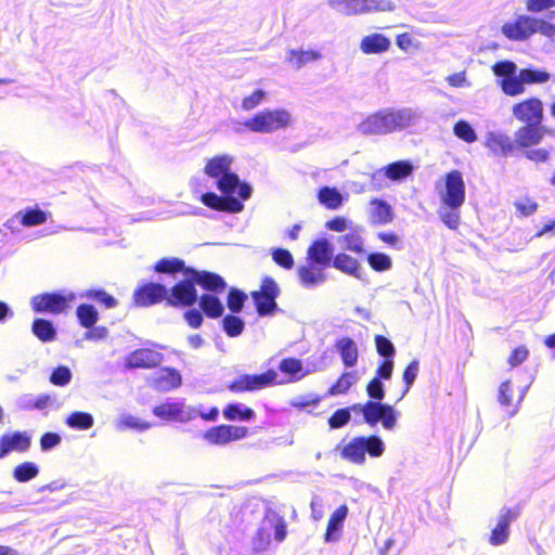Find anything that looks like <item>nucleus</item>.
I'll list each match as a JSON object with an SVG mask.
<instances>
[{
	"mask_svg": "<svg viewBox=\"0 0 555 555\" xmlns=\"http://www.w3.org/2000/svg\"><path fill=\"white\" fill-rule=\"evenodd\" d=\"M390 40L382 34H371L361 40L360 49L365 54H379L389 50Z\"/></svg>",
	"mask_w": 555,
	"mask_h": 555,
	"instance_id": "32",
	"label": "nucleus"
},
{
	"mask_svg": "<svg viewBox=\"0 0 555 555\" xmlns=\"http://www.w3.org/2000/svg\"><path fill=\"white\" fill-rule=\"evenodd\" d=\"M278 383V373L269 369L260 374H242L233 379L228 389L233 393H244L261 390Z\"/></svg>",
	"mask_w": 555,
	"mask_h": 555,
	"instance_id": "8",
	"label": "nucleus"
},
{
	"mask_svg": "<svg viewBox=\"0 0 555 555\" xmlns=\"http://www.w3.org/2000/svg\"><path fill=\"white\" fill-rule=\"evenodd\" d=\"M196 283L192 278L186 276L168 291L167 306L176 308H191L198 300Z\"/></svg>",
	"mask_w": 555,
	"mask_h": 555,
	"instance_id": "11",
	"label": "nucleus"
},
{
	"mask_svg": "<svg viewBox=\"0 0 555 555\" xmlns=\"http://www.w3.org/2000/svg\"><path fill=\"white\" fill-rule=\"evenodd\" d=\"M153 414L165 422L186 423L194 418V410L180 401L162 402L152 410Z\"/></svg>",
	"mask_w": 555,
	"mask_h": 555,
	"instance_id": "14",
	"label": "nucleus"
},
{
	"mask_svg": "<svg viewBox=\"0 0 555 555\" xmlns=\"http://www.w3.org/2000/svg\"><path fill=\"white\" fill-rule=\"evenodd\" d=\"M280 295V288L275 280L271 276H264L261 280L260 288L250 293L259 315H271L278 309L276 298Z\"/></svg>",
	"mask_w": 555,
	"mask_h": 555,
	"instance_id": "9",
	"label": "nucleus"
},
{
	"mask_svg": "<svg viewBox=\"0 0 555 555\" xmlns=\"http://www.w3.org/2000/svg\"><path fill=\"white\" fill-rule=\"evenodd\" d=\"M278 369L283 374V377L281 379L278 377L275 386L299 382L307 374L302 361L294 357L282 359Z\"/></svg>",
	"mask_w": 555,
	"mask_h": 555,
	"instance_id": "21",
	"label": "nucleus"
},
{
	"mask_svg": "<svg viewBox=\"0 0 555 555\" xmlns=\"http://www.w3.org/2000/svg\"><path fill=\"white\" fill-rule=\"evenodd\" d=\"M375 343H376L377 352L380 356H383L385 358H390L395 354V347L388 338L378 335L375 338Z\"/></svg>",
	"mask_w": 555,
	"mask_h": 555,
	"instance_id": "61",
	"label": "nucleus"
},
{
	"mask_svg": "<svg viewBox=\"0 0 555 555\" xmlns=\"http://www.w3.org/2000/svg\"><path fill=\"white\" fill-rule=\"evenodd\" d=\"M537 125H527L519 128L515 133V145L528 147L538 144L542 140V132Z\"/></svg>",
	"mask_w": 555,
	"mask_h": 555,
	"instance_id": "34",
	"label": "nucleus"
},
{
	"mask_svg": "<svg viewBox=\"0 0 555 555\" xmlns=\"http://www.w3.org/2000/svg\"><path fill=\"white\" fill-rule=\"evenodd\" d=\"M514 519L515 514L511 509H504L501 512L498 524L490 534V544L501 545L507 542L509 537V525Z\"/></svg>",
	"mask_w": 555,
	"mask_h": 555,
	"instance_id": "26",
	"label": "nucleus"
},
{
	"mask_svg": "<svg viewBox=\"0 0 555 555\" xmlns=\"http://www.w3.org/2000/svg\"><path fill=\"white\" fill-rule=\"evenodd\" d=\"M492 70L495 76L503 77V79H507L516 75L517 66L514 62L511 61H502L498 62L493 65Z\"/></svg>",
	"mask_w": 555,
	"mask_h": 555,
	"instance_id": "56",
	"label": "nucleus"
},
{
	"mask_svg": "<svg viewBox=\"0 0 555 555\" xmlns=\"http://www.w3.org/2000/svg\"><path fill=\"white\" fill-rule=\"evenodd\" d=\"M369 219L373 224H387L393 219L391 206L380 199H374L370 203Z\"/></svg>",
	"mask_w": 555,
	"mask_h": 555,
	"instance_id": "30",
	"label": "nucleus"
},
{
	"mask_svg": "<svg viewBox=\"0 0 555 555\" xmlns=\"http://www.w3.org/2000/svg\"><path fill=\"white\" fill-rule=\"evenodd\" d=\"M453 132L459 139H461L467 143H473V142L477 141V134H476L475 130L465 120L457 121L453 127Z\"/></svg>",
	"mask_w": 555,
	"mask_h": 555,
	"instance_id": "50",
	"label": "nucleus"
},
{
	"mask_svg": "<svg viewBox=\"0 0 555 555\" xmlns=\"http://www.w3.org/2000/svg\"><path fill=\"white\" fill-rule=\"evenodd\" d=\"M333 250L325 238L314 241L307 250L308 260L321 267H328Z\"/></svg>",
	"mask_w": 555,
	"mask_h": 555,
	"instance_id": "27",
	"label": "nucleus"
},
{
	"mask_svg": "<svg viewBox=\"0 0 555 555\" xmlns=\"http://www.w3.org/2000/svg\"><path fill=\"white\" fill-rule=\"evenodd\" d=\"M189 267H185V263L182 259L171 257V258H162L159 259L153 267V270L156 273L164 274H176L178 272H183L186 275V271Z\"/></svg>",
	"mask_w": 555,
	"mask_h": 555,
	"instance_id": "37",
	"label": "nucleus"
},
{
	"mask_svg": "<svg viewBox=\"0 0 555 555\" xmlns=\"http://www.w3.org/2000/svg\"><path fill=\"white\" fill-rule=\"evenodd\" d=\"M201 202L206 207L217 211L240 212L244 208L240 199L232 196H219L214 192L202 194Z\"/></svg>",
	"mask_w": 555,
	"mask_h": 555,
	"instance_id": "20",
	"label": "nucleus"
},
{
	"mask_svg": "<svg viewBox=\"0 0 555 555\" xmlns=\"http://www.w3.org/2000/svg\"><path fill=\"white\" fill-rule=\"evenodd\" d=\"M247 295L235 287H231L227 296V306L231 313H238L243 310Z\"/></svg>",
	"mask_w": 555,
	"mask_h": 555,
	"instance_id": "45",
	"label": "nucleus"
},
{
	"mask_svg": "<svg viewBox=\"0 0 555 555\" xmlns=\"http://www.w3.org/2000/svg\"><path fill=\"white\" fill-rule=\"evenodd\" d=\"M82 296L102 304L107 309L115 308L118 304L112 295L100 288L88 289Z\"/></svg>",
	"mask_w": 555,
	"mask_h": 555,
	"instance_id": "48",
	"label": "nucleus"
},
{
	"mask_svg": "<svg viewBox=\"0 0 555 555\" xmlns=\"http://www.w3.org/2000/svg\"><path fill=\"white\" fill-rule=\"evenodd\" d=\"M249 430L245 426H234V425H218L209 428L204 438L211 444H227L232 441L241 440L247 437Z\"/></svg>",
	"mask_w": 555,
	"mask_h": 555,
	"instance_id": "15",
	"label": "nucleus"
},
{
	"mask_svg": "<svg viewBox=\"0 0 555 555\" xmlns=\"http://www.w3.org/2000/svg\"><path fill=\"white\" fill-rule=\"evenodd\" d=\"M521 80L525 85L544 83L550 80L551 75L544 70L521 69Z\"/></svg>",
	"mask_w": 555,
	"mask_h": 555,
	"instance_id": "52",
	"label": "nucleus"
},
{
	"mask_svg": "<svg viewBox=\"0 0 555 555\" xmlns=\"http://www.w3.org/2000/svg\"><path fill=\"white\" fill-rule=\"evenodd\" d=\"M31 332L42 343L53 341L56 337V330L53 323L42 318L34 320Z\"/></svg>",
	"mask_w": 555,
	"mask_h": 555,
	"instance_id": "36",
	"label": "nucleus"
},
{
	"mask_svg": "<svg viewBox=\"0 0 555 555\" xmlns=\"http://www.w3.org/2000/svg\"><path fill=\"white\" fill-rule=\"evenodd\" d=\"M534 17L526 14L517 15L515 20L506 22L501 30L509 40L525 41L534 34Z\"/></svg>",
	"mask_w": 555,
	"mask_h": 555,
	"instance_id": "17",
	"label": "nucleus"
},
{
	"mask_svg": "<svg viewBox=\"0 0 555 555\" xmlns=\"http://www.w3.org/2000/svg\"><path fill=\"white\" fill-rule=\"evenodd\" d=\"M76 298L75 294L42 293L31 298L30 305L35 312H50L60 314L66 312L72 301Z\"/></svg>",
	"mask_w": 555,
	"mask_h": 555,
	"instance_id": "10",
	"label": "nucleus"
},
{
	"mask_svg": "<svg viewBox=\"0 0 555 555\" xmlns=\"http://www.w3.org/2000/svg\"><path fill=\"white\" fill-rule=\"evenodd\" d=\"M182 384V377L178 370L173 367H163L152 379L151 385L158 390L168 391L177 389Z\"/></svg>",
	"mask_w": 555,
	"mask_h": 555,
	"instance_id": "25",
	"label": "nucleus"
},
{
	"mask_svg": "<svg viewBox=\"0 0 555 555\" xmlns=\"http://www.w3.org/2000/svg\"><path fill=\"white\" fill-rule=\"evenodd\" d=\"M513 116L527 125H539L543 118V104L537 98L527 99L512 108Z\"/></svg>",
	"mask_w": 555,
	"mask_h": 555,
	"instance_id": "18",
	"label": "nucleus"
},
{
	"mask_svg": "<svg viewBox=\"0 0 555 555\" xmlns=\"http://www.w3.org/2000/svg\"><path fill=\"white\" fill-rule=\"evenodd\" d=\"M414 166L409 160H399L389 164L376 171L372 179L387 178L391 181H401L412 175Z\"/></svg>",
	"mask_w": 555,
	"mask_h": 555,
	"instance_id": "23",
	"label": "nucleus"
},
{
	"mask_svg": "<svg viewBox=\"0 0 555 555\" xmlns=\"http://www.w3.org/2000/svg\"><path fill=\"white\" fill-rule=\"evenodd\" d=\"M65 423L70 428L86 430L93 426L94 420L90 413L75 411L67 416Z\"/></svg>",
	"mask_w": 555,
	"mask_h": 555,
	"instance_id": "42",
	"label": "nucleus"
},
{
	"mask_svg": "<svg viewBox=\"0 0 555 555\" xmlns=\"http://www.w3.org/2000/svg\"><path fill=\"white\" fill-rule=\"evenodd\" d=\"M31 446V438L26 431H13L0 437V460L9 453L26 452Z\"/></svg>",
	"mask_w": 555,
	"mask_h": 555,
	"instance_id": "19",
	"label": "nucleus"
},
{
	"mask_svg": "<svg viewBox=\"0 0 555 555\" xmlns=\"http://www.w3.org/2000/svg\"><path fill=\"white\" fill-rule=\"evenodd\" d=\"M395 9L396 5L391 0H349V13L388 12Z\"/></svg>",
	"mask_w": 555,
	"mask_h": 555,
	"instance_id": "29",
	"label": "nucleus"
},
{
	"mask_svg": "<svg viewBox=\"0 0 555 555\" xmlns=\"http://www.w3.org/2000/svg\"><path fill=\"white\" fill-rule=\"evenodd\" d=\"M500 87L506 95L516 96L522 94L525 92V81L521 80V73L519 72L507 79H502Z\"/></svg>",
	"mask_w": 555,
	"mask_h": 555,
	"instance_id": "43",
	"label": "nucleus"
},
{
	"mask_svg": "<svg viewBox=\"0 0 555 555\" xmlns=\"http://www.w3.org/2000/svg\"><path fill=\"white\" fill-rule=\"evenodd\" d=\"M49 214L39 207L26 208L17 211L12 219L7 222L10 227L11 223L17 221L21 225L26 228L37 227L43 224L48 220Z\"/></svg>",
	"mask_w": 555,
	"mask_h": 555,
	"instance_id": "24",
	"label": "nucleus"
},
{
	"mask_svg": "<svg viewBox=\"0 0 555 555\" xmlns=\"http://www.w3.org/2000/svg\"><path fill=\"white\" fill-rule=\"evenodd\" d=\"M168 289L165 285L155 282H147L139 285L132 295L135 307H151L163 301L167 304Z\"/></svg>",
	"mask_w": 555,
	"mask_h": 555,
	"instance_id": "12",
	"label": "nucleus"
},
{
	"mask_svg": "<svg viewBox=\"0 0 555 555\" xmlns=\"http://www.w3.org/2000/svg\"><path fill=\"white\" fill-rule=\"evenodd\" d=\"M291 115L285 109H263L244 122V126L256 133H270L291 125Z\"/></svg>",
	"mask_w": 555,
	"mask_h": 555,
	"instance_id": "6",
	"label": "nucleus"
},
{
	"mask_svg": "<svg viewBox=\"0 0 555 555\" xmlns=\"http://www.w3.org/2000/svg\"><path fill=\"white\" fill-rule=\"evenodd\" d=\"M319 202L328 209H336L343 204L341 194L335 189L323 186L318 192Z\"/></svg>",
	"mask_w": 555,
	"mask_h": 555,
	"instance_id": "38",
	"label": "nucleus"
},
{
	"mask_svg": "<svg viewBox=\"0 0 555 555\" xmlns=\"http://www.w3.org/2000/svg\"><path fill=\"white\" fill-rule=\"evenodd\" d=\"M220 294H202L198 297V309H188L183 319L191 328H199L204 322V315L209 319H219L223 315L224 307L219 298Z\"/></svg>",
	"mask_w": 555,
	"mask_h": 555,
	"instance_id": "5",
	"label": "nucleus"
},
{
	"mask_svg": "<svg viewBox=\"0 0 555 555\" xmlns=\"http://www.w3.org/2000/svg\"><path fill=\"white\" fill-rule=\"evenodd\" d=\"M267 96L263 90H255L250 95L242 100V108L244 111H251L257 107Z\"/></svg>",
	"mask_w": 555,
	"mask_h": 555,
	"instance_id": "57",
	"label": "nucleus"
},
{
	"mask_svg": "<svg viewBox=\"0 0 555 555\" xmlns=\"http://www.w3.org/2000/svg\"><path fill=\"white\" fill-rule=\"evenodd\" d=\"M515 207L521 216L527 217L535 212L538 204L528 197H524L515 202Z\"/></svg>",
	"mask_w": 555,
	"mask_h": 555,
	"instance_id": "62",
	"label": "nucleus"
},
{
	"mask_svg": "<svg viewBox=\"0 0 555 555\" xmlns=\"http://www.w3.org/2000/svg\"><path fill=\"white\" fill-rule=\"evenodd\" d=\"M347 516V506L340 505L336 511L331 515L326 531L324 535L325 542H335L340 539L343 534L344 520Z\"/></svg>",
	"mask_w": 555,
	"mask_h": 555,
	"instance_id": "28",
	"label": "nucleus"
},
{
	"mask_svg": "<svg viewBox=\"0 0 555 555\" xmlns=\"http://www.w3.org/2000/svg\"><path fill=\"white\" fill-rule=\"evenodd\" d=\"M223 417L228 421H251L255 418V411L241 403H229L223 408Z\"/></svg>",
	"mask_w": 555,
	"mask_h": 555,
	"instance_id": "35",
	"label": "nucleus"
},
{
	"mask_svg": "<svg viewBox=\"0 0 555 555\" xmlns=\"http://www.w3.org/2000/svg\"><path fill=\"white\" fill-rule=\"evenodd\" d=\"M72 379L70 370L65 365H59L50 375V383L55 386H65Z\"/></svg>",
	"mask_w": 555,
	"mask_h": 555,
	"instance_id": "54",
	"label": "nucleus"
},
{
	"mask_svg": "<svg viewBox=\"0 0 555 555\" xmlns=\"http://www.w3.org/2000/svg\"><path fill=\"white\" fill-rule=\"evenodd\" d=\"M367 262L370 267L377 272L388 271L392 268L391 258L383 253L367 254Z\"/></svg>",
	"mask_w": 555,
	"mask_h": 555,
	"instance_id": "47",
	"label": "nucleus"
},
{
	"mask_svg": "<svg viewBox=\"0 0 555 555\" xmlns=\"http://www.w3.org/2000/svg\"><path fill=\"white\" fill-rule=\"evenodd\" d=\"M272 259L278 266L286 270H291L295 264L293 255L284 248L274 249L272 251Z\"/></svg>",
	"mask_w": 555,
	"mask_h": 555,
	"instance_id": "53",
	"label": "nucleus"
},
{
	"mask_svg": "<svg viewBox=\"0 0 555 555\" xmlns=\"http://www.w3.org/2000/svg\"><path fill=\"white\" fill-rule=\"evenodd\" d=\"M460 208H451L448 205L441 204L438 209V216L441 221L452 230H455L460 223Z\"/></svg>",
	"mask_w": 555,
	"mask_h": 555,
	"instance_id": "46",
	"label": "nucleus"
},
{
	"mask_svg": "<svg viewBox=\"0 0 555 555\" xmlns=\"http://www.w3.org/2000/svg\"><path fill=\"white\" fill-rule=\"evenodd\" d=\"M268 520L274 530V539L278 542L284 541L287 535V525L284 518L274 514L272 517L268 518Z\"/></svg>",
	"mask_w": 555,
	"mask_h": 555,
	"instance_id": "55",
	"label": "nucleus"
},
{
	"mask_svg": "<svg viewBox=\"0 0 555 555\" xmlns=\"http://www.w3.org/2000/svg\"><path fill=\"white\" fill-rule=\"evenodd\" d=\"M526 395V388H522L519 391L516 403L513 402V388L512 383L506 380L501 384L499 389V402L503 406H513L511 411H508L509 416H514L518 412L519 404L524 400Z\"/></svg>",
	"mask_w": 555,
	"mask_h": 555,
	"instance_id": "33",
	"label": "nucleus"
},
{
	"mask_svg": "<svg viewBox=\"0 0 555 555\" xmlns=\"http://www.w3.org/2000/svg\"><path fill=\"white\" fill-rule=\"evenodd\" d=\"M163 361V354L155 346L141 347L124 359V366L128 370L143 369L150 370L158 366Z\"/></svg>",
	"mask_w": 555,
	"mask_h": 555,
	"instance_id": "13",
	"label": "nucleus"
},
{
	"mask_svg": "<svg viewBox=\"0 0 555 555\" xmlns=\"http://www.w3.org/2000/svg\"><path fill=\"white\" fill-rule=\"evenodd\" d=\"M396 43L404 52H411L421 49V42L410 33H403L397 36Z\"/></svg>",
	"mask_w": 555,
	"mask_h": 555,
	"instance_id": "51",
	"label": "nucleus"
},
{
	"mask_svg": "<svg viewBox=\"0 0 555 555\" xmlns=\"http://www.w3.org/2000/svg\"><path fill=\"white\" fill-rule=\"evenodd\" d=\"M485 145L496 156L506 157L515 150V142L506 133L489 131L485 137Z\"/></svg>",
	"mask_w": 555,
	"mask_h": 555,
	"instance_id": "22",
	"label": "nucleus"
},
{
	"mask_svg": "<svg viewBox=\"0 0 555 555\" xmlns=\"http://www.w3.org/2000/svg\"><path fill=\"white\" fill-rule=\"evenodd\" d=\"M367 395L373 400L365 403L353 404L349 408V412L362 415L363 422L374 427L378 422L386 430H392L397 426L399 412L389 404L380 403L385 397L383 383L378 377L373 378L367 387Z\"/></svg>",
	"mask_w": 555,
	"mask_h": 555,
	"instance_id": "1",
	"label": "nucleus"
},
{
	"mask_svg": "<svg viewBox=\"0 0 555 555\" xmlns=\"http://www.w3.org/2000/svg\"><path fill=\"white\" fill-rule=\"evenodd\" d=\"M233 157L227 154L217 155L206 162L204 172L216 180L218 190L230 196L237 190L241 199H248L251 194L250 186L240 182L238 176L231 170Z\"/></svg>",
	"mask_w": 555,
	"mask_h": 555,
	"instance_id": "3",
	"label": "nucleus"
},
{
	"mask_svg": "<svg viewBox=\"0 0 555 555\" xmlns=\"http://www.w3.org/2000/svg\"><path fill=\"white\" fill-rule=\"evenodd\" d=\"M420 119V114L412 108L380 109L366 117L356 127L357 131L365 135H384L401 131Z\"/></svg>",
	"mask_w": 555,
	"mask_h": 555,
	"instance_id": "2",
	"label": "nucleus"
},
{
	"mask_svg": "<svg viewBox=\"0 0 555 555\" xmlns=\"http://www.w3.org/2000/svg\"><path fill=\"white\" fill-rule=\"evenodd\" d=\"M533 28H534V34L539 33L547 38H554L555 37V25L545 21V20H542V18H538V17H534V23H533Z\"/></svg>",
	"mask_w": 555,
	"mask_h": 555,
	"instance_id": "60",
	"label": "nucleus"
},
{
	"mask_svg": "<svg viewBox=\"0 0 555 555\" xmlns=\"http://www.w3.org/2000/svg\"><path fill=\"white\" fill-rule=\"evenodd\" d=\"M386 444L378 436H360L349 441V462L358 465L366 463V456L378 459L384 455Z\"/></svg>",
	"mask_w": 555,
	"mask_h": 555,
	"instance_id": "7",
	"label": "nucleus"
},
{
	"mask_svg": "<svg viewBox=\"0 0 555 555\" xmlns=\"http://www.w3.org/2000/svg\"><path fill=\"white\" fill-rule=\"evenodd\" d=\"M321 57V53L315 50H291L288 52V62L292 63L296 68L317 61Z\"/></svg>",
	"mask_w": 555,
	"mask_h": 555,
	"instance_id": "40",
	"label": "nucleus"
},
{
	"mask_svg": "<svg viewBox=\"0 0 555 555\" xmlns=\"http://www.w3.org/2000/svg\"><path fill=\"white\" fill-rule=\"evenodd\" d=\"M186 276L195 281L196 285L204 289L205 294H223L227 289L225 280L218 273L188 268Z\"/></svg>",
	"mask_w": 555,
	"mask_h": 555,
	"instance_id": "16",
	"label": "nucleus"
},
{
	"mask_svg": "<svg viewBox=\"0 0 555 555\" xmlns=\"http://www.w3.org/2000/svg\"><path fill=\"white\" fill-rule=\"evenodd\" d=\"M39 442L41 451L47 452L61 443V436L56 433H44Z\"/></svg>",
	"mask_w": 555,
	"mask_h": 555,
	"instance_id": "63",
	"label": "nucleus"
},
{
	"mask_svg": "<svg viewBox=\"0 0 555 555\" xmlns=\"http://www.w3.org/2000/svg\"><path fill=\"white\" fill-rule=\"evenodd\" d=\"M270 544V535L267 530L263 528H259L256 532V535L253 539V550L256 553H261L268 548Z\"/></svg>",
	"mask_w": 555,
	"mask_h": 555,
	"instance_id": "59",
	"label": "nucleus"
},
{
	"mask_svg": "<svg viewBox=\"0 0 555 555\" xmlns=\"http://www.w3.org/2000/svg\"><path fill=\"white\" fill-rule=\"evenodd\" d=\"M435 189L441 204L451 208H461L465 202V183L459 170L448 172L442 180L437 181Z\"/></svg>",
	"mask_w": 555,
	"mask_h": 555,
	"instance_id": "4",
	"label": "nucleus"
},
{
	"mask_svg": "<svg viewBox=\"0 0 555 555\" xmlns=\"http://www.w3.org/2000/svg\"><path fill=\"white\" fill-rule=\"evenodd\" d=\"M245 328L244 321L234 315V313L227 314L222 319V330L229 337H237L240 336Z\"/></svg>",
	"mask_w": 555,
	"mask_h": 555,
	"instance_id": "44",
	"label": "nucleus"
},
{
	"mask_svg": "<svg viewBox=\"0 0 555 555\" xmlns=\"http://www.w3.org/2000/svg\"><path fill=\"white\" fill-rule=\"evenodd\" d=\"M420 371V363L417 360L412 361L403 372V380L405 383V390L402 397L410 390L411 386L415 382Z\"/></svg>",
	"mask_w": 555,
	"mask_h": 555,
	"instance_id": "58",
	"label": "nucleus"
},
{
	"mask_svg": "<svg viewBox=\"0 0 555 555\" xmlns=\"http://www.w3.org/2000/svg\"><path fill=\"white\" fill-rule=\"evenodd\" d=\"M79 324L85 328H92L99 320V313L92 305L81 304L76 309Z\"/></svg>",
	"mask_w": 555,
	"mask_h": 555,
	"instance_id": "39",
	"label": "nucleus"
},
{
	"mask_svg": "<svg viewBox=\"0 0 555 555\" xmlns=\"http://www.w3.org/2000/svg\"><path fill=\"white\" fill-rule=\"evenodd\" d=\"M448 86L452 89H470L473 81L466 70L452 73L444 78Z\"/></svg>",
	"mask_w": 555,
	"mask_h": 555,
	"instance_id": "49",
	"label": "nucleus"
},
{
	"mask_svg": "<svg viewBox=\"0 0 555 555\" xmlns=\"http://www.w3.org/2000/svg\"><path fill=\"white\" fill-rule=\"evenodd\" d=\"M325 267H321L312 261L305 266H300L297 270L299 280L301 284L306 287H313L325 280L323 269Z\"/></svg>",
	"mask_w": 555,
	"mask_h": 555,
	"instance_id": "31",
	"label": "nucleus"
},
{
	"mask_svg": "<svg viewBox=\"0 0 555 555\" xmlns=\"http://www.w3.org/2000/svg\"><path fill=\"white\" fill-rule=\"evenodd\" d=\"M555 7V0H526V9L531 13H540Z\"/></svg>",
	"mask_w": 555,
	"mask_h": 555,
	"instance_id": "64",
	"label": "nucleus"
},
{
	"mask_svg": "<svg viewBox=\"0 0 555 555\" xmlns=\"http://www.w3.org/2000/svg\"><path fill=\"white\" fill-rule=\"evenodd\" d=\"M12 474L17 482H27L38 476L39 468L35 463L26 461L16 465Z\"/></svg>",
	"mask_w": 555,
	"mask_h": 555,
	"instance_id": "41",
	"label": "nucleus"
}]
</instances>
